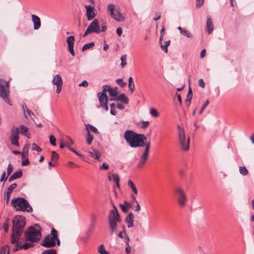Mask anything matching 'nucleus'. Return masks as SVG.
<instances>
[{"label":"nucleus","instance_id":"nucleus-63","mask_svg":"<svg viewBox=\"0 0 254 254\" xmlns=\"http://www.w3.org/2000/svg\"><path fill=\"white\" fill-rule=\"evenodd\" d=\"M67 165L70 167H79V166H77V165H76L74 162H72V161H69L68 163H67Z\"/></svg>","mask_w":254,"mask_h":254},{"label":"nucleus","instance_id":"nucleus-36","mask_svg":"<svg viewBox=\"0 0 254 254\" xmlns=\"http://www.w3.org/2000/svg\"><path fill=\"white\" fill-rule=\"evenodd\" d=\"M42 254H57V251L54 249H51L44 251Z\"/></svg>","mask_w":254,"mask_h":254},{"label":"nucleus","instance_id":"nucleus-60","mask_svg":"<svg viewBox=\"0 0 254 254\" xmlns=\"http://www.w3.org/2000/svg\"><path fill=\"white\" fill-rule=\"evenodd\" d=\"M88 85V83L86 80H83L81 83L79 84V86L87 87Z\"/></svg>","mask_w":254,"mask_h":254},{"label":"nucleus","instance_id":"nucleus-33","mask_svg":"<svg viewBox=\"0 0 254 254\" xmlns=\"http://www.w3.org/2000/svg\"><path fill=\"white\" fill-rule=\"evenodd\" d=\"M95 45V43L94 42H91L89 43H87L85 44L83 47L82 48V51H86L90 48L93 47Z\"/></svg>","mask_w":254,"mask_h":254},{"label":"nucleus","instance_id":"nucleus-44","mask_svg":"<svg viewBox=\"0 0 254 254\" xmlns=\"http://www.w3.org/2000/svg\"><path fill=\"white\" fill-rule=\"evenodd\" d=\"M108 87H109V86L108 85L104 86H103V89L102 92L98 93V95H101L102 94H103L102 95L103 96H107V94H106V92H107V91H108Z\"/></svg>","mask_w":254,"mask_h":254},{"label":"nucleus","instance_id":"nucleus-47","mask_svg":"<svg viewBox=\"0 0 254 254\" xmlns=\"http://www.w3.org/2000/svg\"><path fill=\"white\" fill-rule=\"evenodd\" d=\"M124 233L125 236H127V234L126 233V228L124 225L123 227V231H120L118 233V237H119L121 238H124V236H123Z\"/></svg>","mask_w":254,"mask_h":254},{"label":"nucleus","instance_id":"nucleus-21","mask_svg":"<svg viewBox=\"0 0 254 254\" xmlns=\"http://www.w3.org/2000/svg\"><path fill=\"white\" fill-rule=\"evenodd\" d=\"M22 176V172L21 170H19L14 172L11 176H10L8 179V181L9 182H12L15 179H19L21 178Z\"/></svg>","mask_w":254,"mask_h":254},{"label":"nucleus","instance_id":"nucleus-14","mask_svg":"<svg viewBox=\"0 0 254 254\" xmlns=\"http://www.w3.org/2000/svg\"><path fill=\"white\" fill-rule=\"evenodd\" d=\"M85 8H86V15L88 20L93 19L95 15V8L94 6L85 5Z\"/></svg>","mask_w":254,"mask_h":254},{"label":"nucleus","instance_id":"nucleus-55","mask_svg":"<svg viewBox=\"0 0 254 254\" xmlns=\"http://www.w3.org/2000/svg\"><path fill=\"white\" fill-rule=\"evenodd\" d=\"M13 168L10 164H9L7 168V174L9 176L12 172Z\"/></svg>","mask_w":254,"mask_h":254},{"label":"nucleus","instance_id":"nucleus-62","mask_svg":"<svg viewBox=\"0 0 254 254\" xmlns=\"http://www.w3.org/2000/svg\"><path fill=\"white\" fill-rule=\"evenodd\" d=\"M117 33L119 37H120L123 33V29L121 27H119L117 29Z\"/></svg>","mask_w":254,"mask_h":254},{"label":"nucleus","instance_id":"nucleus-52","mask_svg":"<svg viewBox=\"0 0 254 254\" xmlns=\"http://www.w3.org/2000/svg\"><path fill=\"white\" fill-rule=\"evenodd\" d=\"M113 181L114 183H116L117 182H120V178L119 176L117 174H113L112 175Z\"/></svg>","mask_w":254,"mask_h":254},{"label":"nucleus","instance_id":"nucleus-31","mask_svg":"<svg viewBox=\"0 0 254 254\" xmlns=\"http://www.w3.org/2000/svg\"><path fill=\"white\" fill-rule=\"evenodd\" d=\"M150 114L152 117L155 118H157L159 116V114L158 111L153 108H152L150 109Z\"/></svg>","mask_w":254,"mask_h":254},{"label":"nucleus","instance_id":"nucleus-46","mask_svg":"<svg viewBox=\"0 0 254 254\" xmlns=\"http://www.w3.org/2000/svg\"><path fill=\"white\" fill-rule=\"evenodd\" d=\"M108 91H109V94L111 96H115L117 94L116 90L112 89L109 86L108 89Z\"/></svg>","mask_w":254,"mask_h":254},{"label":"nucleus","instance_id":"nucleus-2","mask_svg":"<svg viewBox=\"0 0 254 254\" xmlns=\"http://www.w3.org/2000/svg\"><path fill=\"white\" fill-rule=\"evenodd\" d=\"M26 225V219L25 217L18 215L15 217L13 221V227L12 233L10 236L11 243H16L17 240H19L22 234V232Z\"/></svg>","mask_w":254,"mask_h":254},{"label":"nucleus","instance_id":"nucleus-18","mask_svg":"<svg viewBox=\"0 0 254 254\" xmlns=\"http://www.w3.org/2000/svg\"><path fill=\"white\" fill-rule=\"evenodd\" d=\"M134 217V215L131 212H129L127 215L126 218V222L127 223V227L128 228H130L133 226V222Z\"/></svg>","mask_w":254,"mask_h":254},{"label":"nucleus","instance_id":"nucleus-15","mask_svg":"<svg viewBox=\"0 0 254 254\" xmlns=\"http://www.w3.org/2000/svg\"><path fill=\"white\" fill-rule=\"evenodd\" d=\"M19 240H17L16 243H12V244L15 245V247L13 249V252L18 251L22 249L24 250H27L33 246V245L29 243H26L24 244L21 245V244H19Z\"/></svg>","mask_w":254,"mask_h":254},{"label":"nucleus","instance_id":"nucleus-3","mask_svg":"<svg viewBox=\"0 0 254 254\" xmlns=\"http://www.w3.org/2000/svg\"><path fill=\"white\" fill-rule=\"evenodd\" d=\"M11 205L17 210L30 212L33 211L32 207L29 204L28 201L23 197L13 198L11 201Z\"/></svg>","mask_w":254,"mask_h":254},{"label":"nucleus","instance_id":"nucleus-8","mask_svg":"<svg viewBox=\"0 0 254 254\" xmlns=\"http://www.w3.org/2000/svg\"><path fill=\"white\" fill-rule=\"evenodd\" d=\"M176 199L181 207L186 206L188 198L186 193L182 189L176 188Z\"/></svg>","mask_w":254,"mask_h":254},{"label":"nucleus","instance_id":"nucleus-9","mask_svg":"<svg viewBox=\"0 0 254 254\" xmlns=\"http://www.w3.org/2000/svg\"><path fill=\"white\" fill-rule=\"evenodd\" d=\"M107 9L110 11V15L117 21L122 22L125 20V17L123 16L120 12L118 9H115V6L113 4H109Z\"/></svg>","mask_w":254,"mask_h":254},{"label":"nucleus","instance_id":"nucleus-28","mask_svg":"<svg viewBox=\"0 0 254 254\" xmlns=\"http://www.w3.org/2000/svg\"><path fill=\"white\" fill-rule=\"evenodd\" d=\"M102 94H102L101 95L97 94L100 106L103 105L104 104V102H108L107 96H103Z\"/></svg>","mask_w":254,"mask_h":254},{"label":"nucleus","instance_id":"nucleus-11","mask_svg":"<svg viewBox=\"0 0 254 254\" xmlns=\"http://www.w3.org/2000/svg\"><path fill=\"white\" fill-rule=\"evenodd\" d=\"M8 86L7 81L0 78V97L1 98H6L9 96Z\"/></svg>","mask_w":254,"mask_h":254},{"label":"nucleus","instance_id":"nucleus-45","mask_svg":"<svg viewBox=\"0 0 254 254\" xmlns=\"http://www.w3.org/2000/svg\"><path fill=\"white\" fill-rule=\"evenodd\" d=\"M149 122L148 121H142L140 123V127L141 128H146L149 125Z\"/></svg>","mask_w":254,"mask_h":254},{"label":"nucleus","instance_id":"nucleus-59","mask_svg":"<svg viewBox=\"0 0 254 254\" xmlns=\"http://www.w3.org/2000/svg\"><path fill=\"white\" fill-rule=\"evenodd\" d=\"M191 99H190V98H188L187 97L186 100H185V104L186 105V106L187 107H189L191 104Z\"/></svg>","mask_w":254,"mask_h":254},{"label":"nucleus","instance_id":"nucleus-12","mask_svg":"<svg viewBox=\"0 0 254 254\" xmlns=\"http://www.w3.org/2000/svg\"><path fill=\"white\" fill-rule=\"evenodd\" d=\"M18 127H13L10 131V140L11 143L16 146H19Z\"/></svg>","mask_w":254,"mask_h":254},{"label":"nucleus","instance_id":"nucleus-53","mask_svg":"<svg viewBox=\"0 0 254 254\" xmlns=\"http://www.w3.org/2000/svg\"><path fill=\"white\" fill-rule=\"evenodd\" d=\"M109 168V165L107 163H103L101 166H100V170H107Z\"/></svg>","mask_w":254,"mask_h":254},{"label":"nucleus","instance_id":"nucleus-30","mask_svg":"<svg viewBox=\"0 0 254 254\" xmlns=\"http://www.w3.org/2000/svg\"><path fill=\"white\" fill-rule=\"evenodd\" d=\"M128 88L129 90L131 91V93H132L134 88V84L132 77H129L128 79Z\"/></svg>","mask_w":254,"mask_h":254},{"label":"nucleus","instance_id":"nucleus-61","mask_svg":"<svg viewBox=\"0 0 254 254\" xmlns=\"http://www.w3.org/2000/svg\"><path fill=\"white\" fill-rule=\"evenodd\" d=\"M192 90H191L190 87L187 97L190 98V99H192Z\"/></svg>","mask_w":254,"mask_h":254},{"label":"nucleus","instance_id":"nucleus-24","mask_svg":"<svg viewBox=\"0 0 254 254\" xmlns=\"http://www.w3.org/2000/svg\"><path fill=\"white\" fill-rule=\"evenodd\" d=\"M120 206L123 212L126 213L128 211V208L130 206V203L127 201H124V204H120Z\"/></svg>","mask_w":254,"mask_h":254},{"label":"nucleus","instance_id":"nucleus-51","mask_svg":"<svg viewBox=\"0 0 254 254\" xmlns=\"http://www.w3.org/2000/svg\"><path fill=\"white\" fill-rule=\"evenodd\" d=\"M116 82L122 87H124L127 84L126 83L123 82L122 78L117 79L116 80Z\"/></svg>","mask_w":254,"mask_h":254},{"label":"nucleus","instance_id":"nucleus-22","mask_svg":"<svg viewBox=\"0 0 254 254\" xmlns=\"http://www.w3.org/2000/svg\"><path fill=\"white\" fill-rule=\"evenodd\" d=\"M19 133H20L22 135L26 136L28 138L29 137L28 136V128L23 125H20L18 127Z\"/></svg>","mask_w":254,"mask_h":254},{"label":"nucleus","instance_id":"nucleus-49","mask_svg":"<svg viewBox=\"0 0 254 254\" xmlns=\"http://www.w3.org/2000/svg\"><path fill=\"white\" fill-rule=\"evenodd\" d=\"M31 149L32 150H35L37 152H40L41 151V148L35 143L32 144Z\"/></svg>","mask_w":254,"mask_h":254},{"label":"nucleus","instance_id":"nucleus-64","mask_svg":"<svg viewBox=\"0 0 254 254\" xmlns=\"http://www.w3.org/2000/svg\"><path fill=\"white\" fill-rule=\"evenodd\" d=\"M29 164V161L28 160V159L27 158L26 159L23 160L21 163V165L23 166H27Z\"/></svg>","mask_w":254,"mask_h":254},{"label":"nucleus","instance_id":"nucleus-17","mask_svg":"<svg viewBox=\"0 0 254 254\" xmlns=\"http://www.w3.org/2000/svg\"><path fill=\"white\" fill-rule=\"evenodd\" d=\"M17 187V184L16 183H13L11 184L7 190V191L5 192V194L6 195V203H8L9 201L10 196L14 189Z\"/></svg>","mask_w":254,"mask_h":254},{"label":"nucleus","instance_id":"nucleus-29","mask_svg":"<svg viewBox=\"0 0 254 254\" xmlns=\"http://www.w3.org/2000/svg\"><path fill=\"white\" fill-rule=\"evenodd\" d=\"M22 109H23V112L24 113V116L26 118H27V115H26L25 114V111H26L28 115L30 116V117H31V115H34V114L31 111H30L29 109H28L27 107V106L26 105V104L25 103H23L22 105Z\"/></svg>","mask_w":254,"mask_h":254},{"label":"nucleus","instance_id":"nucleus-57","mask_svg":"<svg viewBox=\"0 0 254 254\" xmlns=\"http://www.w3.org/2000/svg\"><path fill=\"white\" fill-rule=\"evenodd\" d=\"M94 151L95 154L94 157L93 158H95L97 160H99L101 157V154L99 153V152L97 150L94 149Z\"/></svg>","mask_w":254,"mask_h":254},{"label":"nucleus","instance_id":"nucleus-48","mask_svg":"<svg viewBox=\"0 0 254 254\" xmlns=\"http://www.w3.org/2000/svg\"><path fill=\"white\" fill-rule=\"evenodd\" d=\"M50 143L53 146L56 145V139L53 135H51L49 137Z\"/></svg>","mask_w":254,"mask_h":254},{"label":"nucleus","instance_id":"nucleus-39","mask_svg":"<svg viewBox=\"0 0 254 254\" xmlns=\"http://www.w3.org/2000/svg\"><path fill=\"white\" fill-rule=\"evenodd\" d=\"M97 220V216L95 213L91 214L90 216V224L96 225Z\"/></svg>","mask_w":254,"mask_h":254},{"label":"nucleus","instance_id":"nucleus-35","mask_svg":"<svg viewBox=\"0 0 254 254\" xmlns=\"http://www.w3.org/2000/svg\"><path fill=\"white\" fill-rule=\"evenodd\" d=\"M239 172L243 175H246L248 173V171L245 166H240L239 167Z\"/></svg>","mask_w":254,"mask_h":254},{"label":"nucleus","instance_id":"nucleus-5","mask_svg":"<svg viewBox=\"0 0 254 254\" xmlns=\"http://www.w3.org/2000/svg\"><path fill=\"white\" fill-rule=\"evenodd\" d=\"M108 221L111 234H113L117 229V223L121 221L119 213L115 205H114V209L110 212Z\"/></svg>","mask_w":254,"mask_h":254},{"label":"nucleus","instance_id":"nucleus-19","mask_svg":"<svg viewBox=\"0 0 254 254\" xmlns=\"http://www.w3.org/2000/svg\"><path fill=\"white\" fill-rule=\"evenodd\" d=\"M111 100H115V101H120L122 102L125 103V104H128V98L125 95V94H121L118 96H116L114 98V99H111Z\"/></svg>","mask_w":254,"mask_h":254},{"label":"nucleus","instance_id":"nucleus-20","mask_svg":"<svg viewBox=\"0 0 254 254\" xmlns=\"http://www.w3.org/2000/svg\"><path fill=\"white\" fill-rule=\"evenodd\" d=\"M206 29L209 34H210L213 32L214 29L212 21L209 16H207V18Z\"/></svg>","mask_w":254,"mask_h":254},{"label":"nucleus","instance_id":"nucleus-7","mask_svg":"<svg viewBox=\"0 0 254 254\" xmlns=\"http://www.w3.org/2000/svg\"><path fill=\"white\" fill-rule=\"evenodd\" d=\"M57 237V230L53 228L50 235H48L45 238L42 240L41 242V245L45 248H53L56 245V239Z\"/></svg>","mask_w":254,"mask_h":254},{"label":"nucleus","instance_id":"nucleus-43","mask_svg":"<svg viewBox=\"0 0 254 254\" xmlns=\"http://www.w3.org/2000/svg\"><path fill=\"white\" fill-rule=\"evenodd\" d=\"M28 149H29V144H25L23 151V152L22 153V157H24L25 155H27L28 153Z\"/></svg>","mask_w":254,"mask_h":254},{"label":"nucleus","instance_id":"nucleus-10","mask_svg":"<svg viewBox=\"0 0 254 254\" xmlns=\"http://www.w3.org/2000/svg\"><path fill=\"white\" fill-rule=\"evenodd\" d=\"M100 32V28L98 20L95 19L88 26L86 31L84 33L83 37H86L87 35L91 33H99Z\"/></svg>","mask_w":254,"mask_h":254},{"label":"nucleus","instance_id":"nucleus-54","mask_svg":"<svg viewBox=\"0 0 254 254\" xmlns=\"http://www.w3.org/2000/svg\"><path fill=\"white\" fill-rule=\"evenodd\" d=\"M52 160L58 159L59 157V155L55 151H52Z\"/></svg>","mask_w":254,"mask_h":254},{"label":"nucleus","instance_id":"nucleus-42","mask_svg":"<svg viewBox=\"0 0 254 254\" xmlns=\"http://www.w3.org/2000/svg\"><path fill=\"white\" fill-rule=\"evenodd\" d=\"M110 108H111V109H110L111 114H112V115H114V116L116 115L117 114V111L115 109V104L112 103V104H110Z\"/></svg>","mask_w":254,"mask_h":254},{"label":"nucleus","instance_id":"nucleus-1","mask_svg":"<svg viewBox=\"0 0 254 254\" xmlns=\"http://www.w3.org/2000/svg\"><path fill=\"white\" fill-rule=\"evenodd\" d=\"M124 136L126 141L131 148L145 147L137 165L138 168H142L148 160L150 147V142L145 143L147 138L144 134L137 133L131 130H126Z\"/></svg>","mask_w":254,"mask_h":254},{"label":"nucleus","instance_id":"nucleus-40","mask_svg":"<svg viewBox=\"0 0 254 254\" xmlns=\"http://www.w3.org/2000/svg\"><path fill=\"white\" fill-rule=\"evenodd\" d=\"M131 197L136 203L134 210L135 211H138L140 209V206L139 204L138 201L136 200L135 197L133 195H132Z\"/></svg>","mask_w":254,"mask_h":254},{"label":"nucleus","instance_id":"nucleus-34","mask_svg":"<svg viewBox=\"0 0 254 254\" xmlns=\"http://www.w3.org/2000/svg\"><path fill=\"white\" fill-rule=\"evenodd\" d=\"M181 34L183 35L184 36L188 37V38H192V36L191 34L189 31V30L184 29L182 31H181Z\"/></svg>","mask_w":254,"mask_h":254},{"label":"nucleus","instance_id":"nucleus-41","mask_svg":"<svg viewBox=\"0 0 254 254\" xmlns=\"http://www.w3.org/2000/svg\"><path fill=\"white\" fill-rule=\"evenodd\" d=\"M66 147L70 150L71 151V152H72L73 153H74V154H75L76 155H77V156H81V155L79 153H78L76 151V150H75L72 147H71L70 146H69V143H66Z\"/></svg>","mask_w":254,"mask_h":254},{"label":"nucleus","instance_id":"nucleus-26","mask_svg":"<svg viewBox=\"0 0 254 254\" xmlns=\"http://www.w3.org/2000/svg\"><path fill=\"white\" fill-rule=\"evenodd\" d=\"M98 252L100 254H110L109 252H107L105 249V246L103 244H101L98 247Z\"/></svg>","mask_w":254,"mask_h":254},{"label":"nucleus","instance_id":"nucleus-38","mask_svg":"<svg viewBox=\"0 0 254 254\" xmlns=\"http://www.w3.org/2000/svg\"><path fill=\"white\" fill-rule=\"evenodd\" d=\"M9 250L5 246L3 247L0 249V254H9Z\"/></svg>","mask_w":254,"mask_h":254},{"label":"nucleus","instance_id":"nucleus-6","mask_svg":"<svg viewBox=\"0 0 254 254\" xmlns=\"http://www.w3.org/2000/svg\"><path fill=\"white\" fill-rule=\"evenodd\" d=\"M25 236L27 241L33 243H38L41 239V233L40 230L30 227L26 231Z\"/></svg>","mask_w":254,"mask_h":254},{"label":"nucleus","instance_id":"nucleus-25","mask_svg":"<svg viewBox=\"0 0 254 254\" xmlns=\"http://www.w3.org/2000/svg\"><path fill=\"white\" fill-rule=\"evenodd\" d=\"M86 129L88 131H91L94 133H98L99 132L97 129L91 125L88 124L86 126Z\"/></svg>","mask_w":254,"mask_h":254},{"label":"nucleus","instance_id":"nucleus-27","mask_svg":"<svg viewBox=\"0 0 254 254\" xmlns=\"http://www.w3.org/2000/svg\"><path fill=\"white\" fill-rule=\"evenodd\" d=\"M127 185L130 187V188L131 189L132 191L134 193L137 194V190L134 183L130 180H128Z\"/></svg>","mask_w":254,"mask_h":254},{"label":"nucleus","instance_id":"nucleus-50","mask_svg":"<svg viewBox=\"0 0 254 254\" xmlns=\"http://www.w3.org/2000/svg\"><path fill=\"white\" fill-rule=\"evenodd\" d=\"M95 225H96L90 224L88 229L86 231V234H88L91 233L94 230Z\"/></svg>","mask_w":254,"mask_h":254},{"label":"nucleus","instance_id":"nucleus-4","mask_svg":"<svg viewBox=\"0 0 254 254\" xmlns=\"http://www.w3.org/2000/svg\"><path fill=\"white\" fill-rule=\"evenodd\" d=\"M177 128L178 141L181 148L184 151H188L190 148V137L186 135L183 127L178 125Z\"/></svg>","mask_w":254,"mask_h":254},{"label":"nucleus","instance_id":"nucleus-13","mask_svg":"<svg viewBox=\"0 0 254 254\" xmlns=\"http://www.w3.org/2000/svg\"><path fill=\"white\" fill-rule=\"evenodd\" d=\"M74 41L75 39L74 37L73 36H68L66 38V42L68 45L67 49L72 56H74L75 55L73 49Z\"/></svg>","mask_w":254,"mask_h":254},{"label":"nucleus","instance_id":"nucleus-32","mask_svg":"<svg viewBox=\"0 0 254 254\" xmlns=\"http://www.w3.org/2000/svg\"><path fill=\"white\" fill-rule=\"evenodd\" d=\"M94 138V136L92 134L90 133L89 131L87 132V137L86 138L87 143L89 145L91 144L93 139Z\"/></svg>","mask_w":254,"mask_h":254},{"label":"nucleus","instance_id":"nucleus-58","mask_svg":"<svg viewBox=\"0 0 254 254\" xmlns=\"http://www.w3.org/2000/svg\"><path fill=\"white\" fill-rule=\"evenodd\" d=\"M198 85L204 88L205 86V82H204L203 80L202 79H200L198 80Z\"/></svg>","mask_w":254,"mask_h":254},{"label":"nucleus","instance_id":"nucleus-23","mask_svg":"<svg viewBox=\"0 0 254 254\" xmlns=\"http://www.w3.org/2000/svg\"><path fill=\"white\" fill-rule=\"evenodd\" d=\"M52 83L53 84L56 85H58L59 84H63V82L62 76L60 74H57L54 77Z\"/></svg>","mask_w":254,"mask_h":254},{"label":"nucleus","instance_id":"nucleus-16","mask_svg":"<svg viewBox=\"0 0 254 254\" xmlns=\"http://www.w3.org/2000/svg\"><path fill=\"white\" fill-rule=\"evenodd\" d=\"M31 18L32 21L34 24V29L35 30L39 29L41 25L40 18L35 14H32Z\"/></svg>","mask_w":254,"mask_h":254},{"label":"nucleus","instance_id":"nucleus-56","mask_svg":"<svg viewBox=\"0 0 254 254\" xmlns=\"http://www.w3.org/2000/svg\"><path fill=\"white\" fill-rule=\"evenodd\" d=\"M204 3V0H196V7L197 8L201 7Z\"/></svg>","mask_w":254,"mask_h":254},{"label":"nucleus","instance_id":"nucleus-37","mask_svg":"<svg viewBox=\"0 0 254 254\" xmlns=\"http://www.w3.org/2000/svg\"><path fill=\"white\" fill-rule=\"evenodd\" d=\"M121 60L122 61L121 62V66L122 67H124L127 65V55H124L121 57Z\"/></svg>","mask_w":254,"mask_h":254}]
</instances>
